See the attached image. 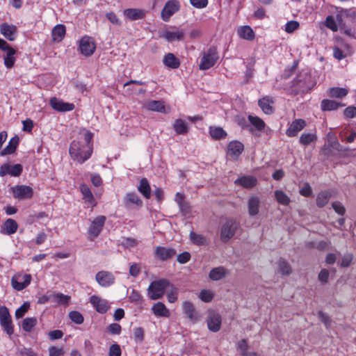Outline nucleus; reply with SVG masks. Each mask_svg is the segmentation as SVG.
Listing matches in <instances>:
<instances>
[{"mask_svg":"<svg viewBox=\"0 0 356 356\" xmlns=\"http://www.w3.org/2000/svg\"><path fill=\"white\" fill-rule=\"evenodd\" d=\"M92 136L93 134L90 131H84L71 143L69 151L73 160L83 163L90 157L92 152Z\"/></svg>","mask_w":356,"mask_h":356,"instance_id":"1","label":"nucleus"},{"mask_svg":"<svg viewBox=\"0 0 356 356\" xmlns=\"http://www.w3.org/2000/svg\"><path fill=\"white\" fill-rule=\"evenodd\" d=\"M219 55L216 47H211L206 51L202 54L199 64V68L201 70H207L215 65Z\"/></svg>","mask_w":356,"mask_h":356,"instance_id":"2","label":"nucleus"},{"mask_svg":"<svg viewBox=\"0 0 356 356\" xmlns=\"http://www.w3.org/2000/svg\"><path fill=\"white\" fill-rule=\"evenodd\" d=\"M170 286V282L165 279L153 281L147 289L149 298L152 300L159 299L164 295L165 289Z\"/></svg>","mask_w":356,"mask_h":356,"instance_id":"3","label":"nucleus"},{"mask_svg":"<svg viewBox=\"0 0 356 356\" xmlns=\"http://www.w3.org/2000/svg\"><path fill=\"white\" fill-rule=\"evenodd\" d=\"M0 50L4 52L1 56L3 59L5 66L7 68L13 67L16 59L15 56L16 51L1 38H0Z\"/></svg>","mask_w":356,"mask_h":356,"instance_id":"4","label":"nucleus"},{"mask_svg":"<svg viewBox=\"0 0 356 356\" xmlns=\"http://www.w3.org/2000/svg\"><path fill=\"white\" fill-rule=\"evenodd\" d=\"M238 227V224L236 220L228 219L222 225L220 229V239L222 242H227L235 234L236 230Z\"/></svg>","mask_w":356,"mask_h":356,"instance_id":"5","label":"nucleus"},{"mask_svg":"<svg viewBox=\"0 0 356 356\" xmlns=\"http://www.w3.org/2000/svg\"><path fill=\"white\" fill-rule=\"evenodd\" d=\"M0 325L2 330L8 335L13 334V325L11 316L6 307L0 305Z\"/></svg>","mask_w":356,"mask_h":356,"instance_id":"6","label":"nucleus"},{"mask_svg":"<svg viewBox=\"0 0 356 356\" xmlns=\"http://www.w3.org/2000/svg\"><path fill=\"white\" fill-rule=\"evenodd\" d=\"M79 49L83 55L86 56H91L96 49L95 40L88 35L82 37L79 40Z\"/></svg>","mask_w":356,"mask_h":356,"instance_id":"7","label":"nucleus"},{"mask_svg":"<svg viewBox=\"0 0 356 356\" xmlns=\"http://www.w3.org/2000/svg\"><path fill=\"white\" fill-rule=\"evenodd\" d=\"M180 8V3L177 0L167 1L161 11V18L164 22H168L170 17Z\"/></svg>","mask_w":356,"mask_h":356,"instance_id":"8","label":"nucleus"},{"mask_svg":"<svg viewBox=\"0 0 356 356\" xmlns=\"http://www.w3.org/2000/svg\"><path fill=\"white\" fill-rule=\"evenodd\" d=\"M105 222L106 217L104 216H99L91 222L88 227V234L90 235V240H93L99 235Z\"/></svg>","mask_w":356,"mask_h":356,"instance_id":"9","label":"nucleus"},{"mask_svg":"<svg viewBox=\"0 0 356 356\" xmlns=\"http://www.w3.org/2000/svg\"><path fill=\"white\" fill-rule=\"evenodd\" d=\"M173 30H165L162 32L161 36L165 39L168 42L183 40L185 35V31L183 29H179L176 27L172 28Z\"/></svg>","mask_w":356,"mask_h":356,"instance_id":"10","label":"nucleus"},{"mask_svg":"<svg viewBox=\"0 0 356 356\" xmlns=\"http://www.w3.org/2000/svg\"><path fill=\"white\" fill-rule=\"evenodd\" d=\"M115 276L109 271L101 270L95 275L96 282L102 287H108L114 284Z\"/></svg>","mask_w":356,"mask_h":356,"instance_id":"11","label":"nucleus"},{"mask_svg":"<svg viewBox=\"0 0 356 356\" xmlns=\"http://www.w3.org/2000/svg\"><path fill=\"white\" fill-rule=\"evenodd\" d=\"M49 104L54 110L58 112L71 111L75 108L74 104L65 102L56 97L51 98Z\"/></svg>","mask_w":356,"mask_h":356,"instance_id":"12","label":"nucleus"},{"mask_svg":"<svg viewBox=\"0 0 356 356\" xmlns=\"http://www.w3.org/2000/svg\"><path fill=\"white\" fill-rule=\"evenodd\" d=\"M221 316L218 313L214 311H211L209 313L207 325L209 330L213 332L219 331L221 326Z\"/></svg>","mask_w":356,"mask_h":356,"instance_id":"13","label":"nucleus"},{"mask_svg":"<svg viewBox=\"0 0 356 356\" xmlns=\"http://www.w3.org/2000/svg\"><path fill=\"white\" fill-rule=\"evenodd\" d=\"M177 254L175 249L170 247L157 246L155 250V256L162 261L174 257Z\"/></svg>","mask_w":356,"mask_h":356,"instance_id":"14","label":"nucleus"},{"mask_svg":"<svg viewBox=\"0 0 356 356\" xmlns=\"http://www.w3.org/2000/svg\"><path fill=\"white\" fill-rule=\"evenodd\" d=\"M306 126V122L302 119H296L293 120L286 131V134L289 137H294L302 130Z\"/></svg>","mask_w":356,"mask_h":356,"instance_id":"15","label":"nucleus"},{"mask_svg":"<svg viewBox=\"0 0 356 356\" xmlns=\"http://www.w3.org/2000/svg\"><path fill=\"white\" fill-rule=\"evenodd\" d=\"M90 302L95 308L96 311L100 314H105L109 309L108 302L96 295L90 297Z\"/></svg>","mask_w":356,"mask_h":356,"instance_id":"16","label":"nucleus"},{"mask_svg":"<svg viewBox=\"0 0 356 356\" xmlns=\"http://www.w3.org/2000/svg\"><path fill=\"white\" fill-rule=\"evenodd\" d=\"M80 191L83 195V199L88 207L93 208L97 205V202L94 198L90 188L85 184H82L79 186Z\"/></svg>","mask_w":356,"mask_h":356,"instance_id":"17","label":"nucleus"},{"mask_svg":"<svg viewBox=\"0 0 356 356\" xmlns=\"http://www.w3.org/2000/svg\"><path fill=\"white\" fill-rule=\"evenodd\" d=\"M0 32L6 39L10 41L14 40L17 36L16 26L7 23L1 25Z\"/></svg>","mask_w":356,"mask_h":356,"instance_id":"18","label":"nucleus"},{"mask_svg":"<svg viewBox=\"0 0 356 356\" xmlns=\"http://www.w3.org/2000/svg\"><path fill=\"white\" fill-rule=\"evenodd\" d=\"M22 170V168L20 164H15L13 165L10 164H3L0 168V175L3 177L6 175H10L11 176L17 177L20 175Z\"/></svg>","mask_w":356,"mask_h":356,"instance_id":"19","label":"nucleus"},{"mask_svg":"<svg viewBox=\"0 0 356 356\" xmlns=\"http://www.w3.org/2000/svg\"><path fill=\"white\" fill-rule=\"evenodd\" d=\"M123 202L126 207H131L132 206L140 207L143 205V201L135 192L127 193L124 197Z\"/></svg>","mask_w":356,"mask_h":356,"instance_id":"20","label":"nucleus"},{"mask_svg":"<svg viewBox=\"0 0 356 356\" xmlns=\"http://www.w3.org/2000/svg\"><path fill=\"white\" fill-rule=\"evenodd\" d=\"M258 104L264 113L270 115L274 112V108L273 106L274 99L272 97L266 96L260 99Z\"/></svg>","mask_w":356,"mask_h":356,"instance_id":"21","label":"nucleus"},{"mask_svg":"<svg viewBox=\"0 0 356 356\" xmlns=\"http://www.w3.org/2000/svg\"><path fill=\"white\" fill-rule=\"evenodd\" d=\"M184 313L192 321H197L200 316L195 310L194 305L189 301H184L182 304Z\"/></svg>","mask_w":356,"mask_h":356,"instance_id":"22","label":"nucleus"},{"mask_svg":"<svg viewBox=\"0 0 356 356\" xmlns=\"http://www.w3.org/2000/svg\"><path fill=\"white\" fill-rule=\"evenodd\" d=\"M123 13L127 19L135 21L143 19L145 16L146 12L139 8H128L125 9Z\"/></svg>","mask_w":356,"mask_h":356,"instance_id":"23","label":"nucleus"},{"mask_svg":"<svg viewBox=\"0 0 356 356\" xmlns=\"http://www.w3.org/2000/svg\"><path fill=\"white\" fill-rule=\"evenodd\" d=\"M257 180L252 176H243L235 180L234 184L243 188H250L257 184Z\"/></svg>","mask_w":356,"mask_h":356,"instance_id":"24","label":"nucleus"},{"mask_svg":"<svg viewBox=\"0 0 356 356\" xmlns=\"http://www.w3.org/2000/svg\"><path fill=\"white\" fill-rule=\"evenodd\" d=\"M145 107L152 111L159 112L162 113H166L164 102L159 100H150L145 103Z\"/></svg>","mask_w":356,"mask_h":356,"instance_id":"25","label":"nucleus"},{"mask_svg":"<svg viewBox=\"0 0 356 356\" xmlns=\"http://www.w3.org/2000/svg\"><path fill=\"white\" fill-rule=\"evenodd\" d=\"M152 313L156 316L169 317L170 315V311L166 308L165 305L161 302H158L155 303L152 307Z\"/></svg>","mask_w":356,"mask_h":356,"instance_id":"26","label":"nucleus"},{"mask_svg":"<svg viewBox=\"0 0 356 356\" xmlns=\"http://www.w3.org/2000/svg\"><path fill=\"white\" fill-rule=\"evenodd\" d=\"M243 145L238 141H232L228 145V152L236 159L243 152Z\"/></svg>","mask_w":356,"mask_h":356,"instance_id":"27","label":"nucleus"},{"mask_svg":"<svg viewBox=\"0 0 356 356\" xmlns=\"http://www.w3.org/2000/svg\"><path fill=\"white\" fill-rule=\"evenodd\" d=\"M18 225L15 220L12 218L7 219L1 227V233L11 235L16 232Z\"/></svg>","mask_w":356,"mask_h":356,"instance_id":"28","label":"nucleus"},{"mask_svg":"<svg viewBox=\"0 0 356 356\" xmlns=\"http://www.w3.org/2000/svg\"><path fill=\"white\" fill-rule=\"evenodd\" d=\"M71 297L62 293H51V302L59 305L67 306Z\"/></svg>","mask_w":356,"mask_h":356,"instance_id":"29","label":"nucleus"},{"mask_svg":"<svg viewBox=\"0 0 356 356\" xmlns=\"http://www.w3.org/2000/svg\"><path fill=\"white\" fill-rule=\"evenodd\" d=\"M237 33L240 38L250 41L252 40L255 36L254 32L250 26H240Z\"/></svg>","mask_w":356,"mask_h":356,"instance_id":"30","label":"nucleus"},{"mask_svg":"<svg viewBox=\"0 0 356 356\" xmlns=\"http://www.w3.org/2000/svg\"><path fill=\"white\" fill-rule=\"evenodd\" d=\"M163 62L165 66L172 69H177L180 65L179 60L172 53L167 54Z\"/></svg>","mask_w":356,"mask_h":356,"instance_id":"31","label":"nucleus"},{"mask_svg":"<svg viewBox=\"0 0 356 356\" xmlns=\"http://www.w3.org/2000/svg\"><path fill=\"white\" fill-rule=\"evenodd\" d=\"M227 270L222 266L213 268L209 273V277L211 280L218 281L226 276Z\"/></svg>","mask_w":356,"mask_h":356,"instance_id":"32","label":"nucleus"},{"mask_svg":"<svg viewBox=\"0 0 356 356\" xmlns=\"http://www.w3.org/2000/svg\"><path fill=\"white\" fill-rule=\"evenodd\" d=\"M138 191L146 199H149L151 197V188L148 180L146 178H143L140 181L138 186Z\"/></svg>","mask_w":356,"mask_h":356,"instance_id":"33","label":"nucleus"},{"mask_svg":"<svg viewBox=\"0 0 356 356\" xmlns=\"http://www.w3.org/2000/svg\"><path fill=\"white\" fill-rule=\"evenodd\" d=\"M19 139L17 136L13 137L8 145L1 151L0 155L1 156H6L7 154H10L15 152L18 144H19Z\"/></svg>","mask_w":356,"mask_h":356,"instance_id":"34","label":"nucleus"},{"mask_svg":"<svg viewBox=\"0 0 356 356\" xmlns=\"http://www.w3.org/2000/svg\"><path fill=\"white\" fill-rule=\"evenodd\" d=\"M65 32L66 29L64 25L57 24L54 26L51 32L53 40L54 42H60L63 39Z\"/></svg>","mask_w":356,"mask_h":356,"instance_id":"35","label":"nucleus"},{"mask_svg":"<svg viewBox=\"0 0 356 356\" xmlns=\"http://www.w3.org/2000/svg\"><path fill=\"white\" fill-rule=\"evenodd\" d=\"M260 200L256 196L250 197L248 200V211L250 216H255L259 213Z\"/></svg>","mask_w":356,"mask_h":356,"instance_id":"36","label":"nucleus"},{"mask_svg":"<svg viewBox=\"0 0 356 356\" xmlns=\"http://www.w3.org/2000/svg\"><path fill=\"white\" fill-rule=\"evenodd\" d=\"M173 128L177 134L184 135L188 131V124L181 119H177L175 121Z\"/></svg>","mask_w":356,"mask_h":356,"instance_id":"37","label":"nucleus"},{"mask_svg":"<svg viewBox=\"0 0 356 356\" xmlns=\"http://www.w3.org/2000/svg\"><path fill=\"white\" fill-rule=\"evenodd\" d=\"M343 106V104H341L340 103L331 99H323L321 104V109L324 111H334L337 110L339 107Z\"/></svg>","mask_w":356,"mask_h":356,"instance_id":"38","label":"nucleus"},{"mask_svg":"<svg viewBox=\"0 0 356 356\" xmlns=\"http://www.w3.org/2000/svg\"><path fill=\"white\" fill-rule=\"evenodd\" d=\"M331 197V193L327 191L320 192L316 197V205L318 207H323L327 204Z\"/></svg>","mask_w":356,"mask_h":356,"instance_id":"39","label":"nucleus"},{"mask_svg":"<svg viewBox=\"0 0 356 356\" xmlns=\"http://www.w3.org/2000/svg\"><path fill=\"white\" fill-rule=\"evenodd\" d=\"M348 91L343 88L334 87L329 90L328 95L331 97L342 98L347 95Z\"/></svg>","mask_w":356,"mask_h":356,"instance_id":"40","label":"nucleus"},{"mask_svg":"<svg viewBox=\"0 0 356 356\" xmlns=\"http://www.w3.org/2000/svg\"><path fill=\"white\" fill-rule=\"evenodd\" d=\"M317 138L316 134L314 133H303L299 139V142L304 146L309 145L311 143L316 140Z\"/></svg>","mask_w":356,"mask_h":356,"instance_id":"41","label":"nucleus"},{"mask_svg":"<svg viewBox=\"0 0 356 356\" xmlns=\"http://www.w3.org/2000/svg\"><path fill=\"white\" fill-rule=\"evenodd\" d=\"M275 197L277 202L280 204L286 206L290 202L289 197L281 190L275 191Z\"/></svg>","mask_w":356,"mask_h":356,"instance_id":"42","label":"nucleus"},{"mask_svg":"<svg viewBox=\"0 0 356 356\" xmlns=\"http://www.w3.org/2000/svg\"><path fill=\"white\" fill-rule=\"evenodd\" d=\"M209 134L211 136L216 140L224 138L227 134L221 127H212L209 128Z\"/></svg>","mask_w":356,"mask_h":356,"instance_id":"43","label":"nucleus"},{"mask_svg":"<svg viewBox=\"0 0 356 356\" xmlns=\"http://www.w3.org/2000/svg\"><path fill=\"white\" fill-rule=\"evenodd\" d=\"M190 239L193 244L197 245H204L207 243V241L204 236L201 234H197L194 232H191Z\"/></svg>","mask_w":356,"mask_h":356,"instance_id":"44","label":"nucleus"},{"mask_svg":"<svg viewBox=\"0 0 356 356\" xmlns=\"http://www.w3.org/2000/svg\"><path fill=\"white\" fill-rule=\"evenodd\" d=\"M248 120L252 125H253L257 130L261 131L265 127L264 122L257 116H248Z\"/></svg>","mask_w":356,"mask_h":356,"instance_id":"45","label":"nucleus"},{"mask_svg":"<svg viewBox=\"0 0 356 356\" xmlns=\"http://www.w3.org/2000/svg\"><path fill=\"white\" fill-rule=\"evenodd\" d=\"M49 216L44 212H40L38 214H35L31 218H29L27 221L29 223H32L34 221H40V223L46 224L48 222Z\"/></svg>","mask_w":356,"mask_h":356,"instance_id":"46","label":"nucleus"},{"mask_svg":"<svg viewBox=\"0 0 356 356\" xmlns=\"http://www.w3.org/2000/svg\"><path fill=\"white\" fill-rule=\"evenodd\" d=\"M70 319L76 324L80 325L83 323L84 318L83 315L77 311H72L69 313Z\"/></svg>","mask_w":356,"mask_h":356,"instance_id":"47","label":"nucleus"},{"mask_svg":"<svg viewBox=\"0 0 356 356\" xmlns=\"http://www.w3.org/2000/svg\"><path fill=\"white\" fill-rule=\"evenodd\" d=\"M325 25L327 28L330 29L332 31H337L338 30V24L334 17L332 15H328L326 17Z\"/></svg>","mask_w":356,"mask_h":356,"instance_id":"48","label":"nucleus"},{"mask_svg":"<svg viewBox=\"0 0 356 356\" xmlns=\"http://www.w3.org/2000/svg\"><path fill=\"white\" fill-rule=\"evenodd\" d=\"M199 298L204 302H209L213 298V293L210 290L203 289L200 291Z\"/></svg>","mask_w":356,"mask_h":356,"instance_id":"49","label":"nucleus"},{"mask_svg":"<svg viewBox=\"0 0 356 356\" xmlns=\"http://www.w3.org/2000/svg\"><path fill=\"white\" fill-rule=\"evenodd\" d=\"M278 270L282 275H289L291 273L289 264L284 260L280 259L278 263Z\"/></svg>","mask_w":356,"mask_h":356,"instance_id":"50","label":"nucleus"},{"mask_svg":"<svg viewBox=\"0 0 356 356\" xmlns=\"http://www.w3.org/2000/svg\"><path fill=\"white\" fill-rule=\"evenodd\" d=\"M37 323V319L34 317L24 319V330L30 332Z\"/></svg>","mask_w":356,"mask_h":356,"instance_id":"51","label":"nucleus"},{"mask_svg":"<svg viewBox=\"0 0 356 356\" xmlns=\"http://www.w3.org/2000/svg\"><path fill=\"white\" fill-rule=\"evenodd\" d=\"M21 280H22V277L19 274L15 275L12 277L11 284H12L13 287L15 289H16L17 291L22 290V282H21Z\"/></svg>","mask_w":356,"mask_h":356,"instance_id":"52","label":"nucleus"},{"mask_svg":"<svg viewBox=\"0 0 356 356\" xmlns=\"http://www.w3.org/2000/svg\"><path fill=\"white\" fill-rule=\"evenodd\" d=\"M299 23L297 21L291 20L285 24V31L288 33H292L299 28Z\"/></svg>","mask_w":356,"mask_h":356,"instance_id":"53","label":"nucleus"},{"mask_svg":"<svg viewBox=\"0 0 356 356\" xmlns=\"http://www.w3.org/2000/svg\"><path fill=\"white\" fill-rule=\"evenodd\" d=\"M171 288L170 291H168L167 293V299L169 302L173 303L177 300V292L178 289L173 286H170Z\"/></svg>","mask_w":356,"mask_h":356,"instance_id":"54","label":"nucleus"},{"mask_svg":"<svg viewBox=\"0 0 356 356\" xmlns=\"http://www.w3.org/2000/svg\"><path fill=\"white\" fill-rule=\"evenodd\" d=\"M141 270V267L139 264L134 263L130 265L129 274L134 277H136L139 275Z\"/></svg>","mask_w":356,"mask_h":356,"instance_id":"55","label":"nucleus"},{"mask_svg":"<svg viewBox=\"0 0 356 356\" xmlns=\"http://www.w3.org/2000/svg\"><path fill=\"white\" fill-rule=\"evenodd\" d=\"M134 339L137 343H140L144 339V331L141 327H136L134 330Z\"/></svg>","mask_w":356,"mask_h":356,"instance_id":"56","label":"nucleus"},{"mask_svg":"<svg viewBox=\"0 0 356 356\" xmlns=\"http://www.w3.org/2000/svg\"><path fill=\"white\" fill-rule=\"evenodd\" d=\"M333 56L336 59L341 60L347 56V53L339 47H334L333 48Z\"/></svg>","mask_w":356,"mask_h":356,"instance_id":"57","label":"nucleus"},{"mask_svg":"<svg viewBox=\"0 0 356 356\" xmlns=\"http://www.w3.org/2000/svg\"><path fill=\"white\" fill-rule=\"evenodd\" d=\"M191 259V254L188 252H184L177 257V261L181 264H186Z\"/></svg>","mask_w":356,"mask_h":356,"instance_id":"58","label":"nucleus"},{"mask_svg":"<svg viewBox=\"0 0 356 356\" xmlns=\"http://www.w3.org/2000/svg\"><path fill=\"white\" fill-rule=\"evenodd\" d=\"M137 244V241L133 238H124L122 241V245L126 248L135 247Z\"/></svg>","mask_w":356,"mask_h":356,"instance_id":"59","label":"nucleus"},{"mask_svg":"<svg viewBox=\"0 0 356 356\" xmlns=\"http://www.w3.org/2000/svg\"><path fill=\"white\" fill-rule=\"evenodd\" d=\"M106 17L108 19V20L113 24L117 25V26L121 25V21L119 19V18L117 17V15L114 13H113V12L108 13L106 15Z\"/></svg>","mask_w":356,"mask_h":356,"instance_id":"60","label":"nucleus"},{"mask_svg":"<svg viewBox=\"0 0 356 356\" xmlns=\"http://www.w3.org/2000/svg\"><path fill=\"white\" fill-rule=\"evenodd\" d=\"M346 118H354L356 117V107L353 106H348L343 111Z\"/></svg>","mask_w":356,"mask_h":356,"instance_id":"61","label":"nucleus"},{"mask_svg":"<svg viewBox=\"0 0 356 356\" xmlns=\"http://www.w3.org/2000/svg\"><path fill=\"white\" fill-rule=\"evenodd\" d=\"M332 208L336 213L339 215L343 216L346 212L345 207L343 205L339 202H334L332 203Z\"/></svg>","mask_w":356,"mask_h":356,"instance_id":"62","label":"nucleus"},{"mask_svg":"<svg viewBox=\"0 0 356 356\" xmlns=\"http://www.w3.org/2000/svg\"><path fill=\"white\" fill-rule=\"evenodd\" d=\"M129 298L131 302L134 303H139L141 302L142 298L140 293L134 289H133L129 296Z\"/></svg>","mask_w":356,"mask_h":356,"instance_id":"63","label":"nucleus"},{"mask_svg":"<svg viewBox=\"0 0 356 356\" xmlns=\"http://www.w3.org/2000/svg\"><path fill=\"white\" fill-rule=\"evenodd\" d=\"M122 327L118 323H111L108 327V332L112 334H120L121 332Z\"/></svg>","mask_w":356,"mask_h":356,"instance_id":"64","label":"nucleus"}]
</instances>
